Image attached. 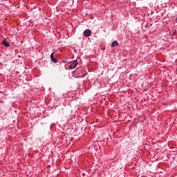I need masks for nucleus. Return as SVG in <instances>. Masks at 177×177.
<instances>
[{
  "instance_id": "obj_1",
  "label": "nucleus",
  "mask_w": 177,
  "mask_h": 177,
  "mask_svg": "<svg viewBox=\"0 0 177 177\" xmlns=\"http://www.w3.org/2000/svg\"><path fill=\"white\" fill-rule=\"evenodd\" d=\"M78 65V62L77 60H73L67 64V65L65 66V68L66 70H68V68H75Z\"/></svg>"
},
{
  "instance_id": "obj_2",
  "label": "nucleus",
  "mask_w": 177,
  "mask_h": 177,
  "mask_svg": "<svg viewBox=\"0 0 177 177\" xmlns=\"http://www.w3.org/2000/svg\"><path fill=\"white\" fill-rule=\"evenodd\" d=\"M85 37H91L92 35V31L91 30H86L84 32Z\"/></svg>"
},
{
  "instance_id": "obj_3",
  "label": "nucleus",
  "mask_w": 177,
  "mask_h": 177,
  "mask_svg": "<svg viewBox=\"0 0 177 177\" xmlns=\"http://www.w3.org/2000/svg\"><path fill=\"white\" fill-rule=\"evenodd\" d=\"M50 60L53 63H57V59H56V58H55V53H51V55H50Z\"/></svg>"
},
{
  "instance_id": "obj_4",
  "label": "nucleus",
  "mask_w": 177,
  "mask_h": 177,
  "mask_svg": "<svg viewBox=\"0 0 177 177\" xmlns=\"http://www.w3.org/2000/svg\"><path fill=\"white\" fill-rule=\"evenodd\" d=\"M2 44H3V45H5L6 48H9V46H10V44L8 43V41H6V39L3 40Z\"/></svg>"
},
{
  "instance_id": "obj_5",
  "label": "nucleus",
  "mask_w": 177,
  "mask_h": 177,
  "mask_svg": "<svg viewBox=\"0 0 177 177\" xmlns=\"http://www.w3.org/2000/svg\"><path fill=\"white\" fill-rule=\"evenodd\" d=\"M115 46H118V41H114L111 44V48H114Z\"/></svg>"
},
{
  "instance_id": "obj_6",
  "label": "nucleus",
  "mask_w": 177,
  "mask_h": 177,
  "mask_svg": "<svg viewBox=\"0 0 177 177\" xmlns=\"http://www.w3.org/2000/svg\"><path fill=\"white\" fill-rule=\"evenodd\" d=\"M176 21H177V17L176 18Z\"/></svg>"
}]
</instances>
